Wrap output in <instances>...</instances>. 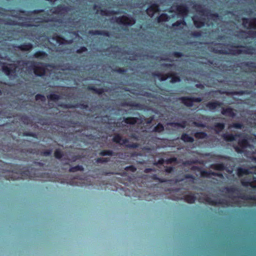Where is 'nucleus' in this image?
Instances as JSON below:
<instances>
[{"instance_id": "obj_52", "label": "nucleus", "mask_w": 256, "mask_h": 256, "mask_svg": "<svg viewBox=\"0 0 256 256\" xmlns=\"http://www.w3.org/2000/svg\"><path fill=\"white\" fill-rule=\"evenodd\" d=\"M172 170V167H168L166 169V172H167L168 173L171 172Z\"/></svg>"}, {"instance_id": "obj_58", "label": "nucleus", "mask_w": 256, "mask_h": 256, "mask_svg": "<svg viewBox=\"0 0 256 256\" xmlns=\"http://www.w3.org/2000/svg\"><path fill=\"white\" fill-rule=\"evenodd\" d=\"M239 199V198H234L233 200H232V202H234V203H235V202H238V200Z\"/></svg>"}, {"instance_id": "obj_2", "label": "nucleus", "mask_w": 256, "mask_h": 256, "mask_svg": "<svg viewBox=\"0 0 256 256\" xmlns=\"http://www.w3.org/2000/svg\"><path fill=\"white\" fill-rule=\"evenodd\" d=\"M195 10L200 12V14L204 18L203 20L204 21H198V16H194L192 18V20L194 25L197 28H200L204 25L206 20L207 18L208 20H213L216 21L219 19V16L218 14H211L210 12L208 10L204 9V8L199 4H196L194 6Z\"/></svg>"}, {"instance_id": "obj_27", "label": "nucleus", "mask_w": 256, "mask_h": 256, "mask_svg": "<svg viewBox=\"0 0 256 256\" xmlns=\"http://www.w3.org/2000/svg\"><path fill=\"white\" fill-rule=\"evenodd\" d=\"M184 200L188 203L192 204L194 202L196 198L192 195H186L184 196Z\"/></svg>"}, {"instance_id": "obj_48", "label": "nucleus", "mask_w": 256, "mask_h": 256, "mask_svg": "<svg viewBox=\"0 0 256 256\" xmlns=\"http://www.w3.org/2000/svg\"><path fill=\"white\" fill-rule=\"evenodd\" d=\"M86 50H87V49H86V48L82 47L80 48L76 52H77L78 53L80 54V53H82V52L86 51Z\"/></svg>"}, {"instance_id": "obj_35", "label": "nucleus", "mask_w": 256, "mask_h": 256, "mask_svg": "<svg viewBox=\"0 0 256 256\" xmlns=\"http://www.w3.org/2000/svg\"><path fill=\"white\" fill-rule=\"evenodd\" d=\"M164 130V128L163 126L160 124H158L154 128V131L159 132L163 131Z\"/></svg>"}, {"instance_id": "obj_3", "label": "nucleus", "mask_w": 256, "mask_h": 256, "mask_svg": "<svg viewBox=\"0 0 256 256\" xmlns=\"http://www.w3.org/2000/svg\"><path fill=\"white\" fill-rule=\"evenodd\" d=\"M12 16L18 18V20H6V19L1 18V16H4L5 15L4 14L0 13V24H6L9 25H21L24 26H36V25L32 23L30 21L21 22L23 20V17L20 16V14H14V12L12 14Z\"/></svg>"}, {"instance_id": "obj_26", "label": "nucleus", "mask_w": 256, "mask_h": 256, "mask_svg": "<svg viewBox=\"0 0 256 256\" xmlns=\"http://www.w3.org/2000/svg\"><path fill=\"white\" fill-rule=\"evenodd\" d=\"M170 18V16H168L167 14H162L158 18V22L168 21Z\"/></svg>"}, {"instance_id": "obj_57", "label": "nucleus", "mask_w": 256, "mask_h": 256, "mask_svg": "<svg viewBox=\"0 0 256 256\" xmlns=\"http://www.w3.org/2000/svg\"><path fill=\"white\" fill-rule=\"evenodd\" d=\"M152 171V168H146V169H145L144 172L146 173H148V172H150Z\"/></svg>"}, {"instance_id": "obj_9", "label": "nucleus", "mask_w": 256, "mask_h": 256, "mask_svg": "<svg viewBox=\"0 0 256 256\" xmlns=\"http://www.w3.org/2000/svg\"><path fill=\"white\" fill-rule=\"evenodd\" d=\"M69 10L68 7L64 6H58L57 8H54L50 10L48 12V15H52V14H62L64 12Z\"/></svg>"}, {"instance_id": "obj_44", "label": "nucleus", "mask_w": 256, "mask_h": 256, "mask_svg": "<svg viewBox=\"0 0 256 256\" xmlns=\"http://www.w3.org/2000/svg\"><path fill=\"white\" fill-rule=\"evenodd\" d=\"M157 76L160 78V80L162 81L165 80L168 78V76H166V75H160V74H158Z\"/></svg>"}, {"instance_id": "obj_43", "label": "nucleus", "mask_w": 256, "mask_h": 256, "mask_svg": "<svg viewBox=\"0 0 256 256\" xmlns=\"http://www.w3.org/2000/svg\"><path fill=\"white\" fill-rule=\"evenodd\" d=\"M180 81V78L178 76H174L170 80V82L174 83L176 82H178Z\"/></svg>"}, {"instance_id": "obj_25", "label": "nucleus", "mask_w": 256, "mask_h": 256, "mask_svg": "<svg viewBox=\"0 0 256 256\" xmlns=\"http://www.w3.org/2000/svg\"><path fill=\"white\" fill-rule=\"evenodd\" d=\"M181 139L184 140V142H193L194 140V138L189 136L186 134H183L181 136Z\"/></svg>"}, {"instance_id": "obj_8", "label": "nucleus", "mask_w": 256, "mask_h": 256, "mask_svg": "<svg viewBox=\"0 0 256 256\" xmlns=\"http://www.w3.org/2000/svg\"><path fill=\"white\" fill-rule=\"evenodd\" d=\"M116 22L120 24H122L125 26H132L134 24L136 21L132 17H128L126 16H124L116 18Z\"/></svg>"}, {"instance_id": "obj_19", "label": "nucleus", "mask_w": 256, "mask_h": 256, "mask_svg": "<svg viewBox=\"0 0 256 256\" xmlns=\"http://www.w3.org/2000/svg\"><path fill=\"white\" fill-rule=\"evenodd\" d=\"M210 168L215 170L221 171L224 169V166L222 164H211Z\"/></svg>"}, {"instance_id": "obj_32", "label": "nucleus", "mask_w": 256, "mask_h": 256, "mask_svg": "<svg viewBox=\"0 0 256 256\" xmlns=\"http://www.w3.org/2000/svg\"><path fill=\"white\" fill-rule=\"evenodd\" d=\"M224 128V124L222 123H218L215 126V130L216 132H220Z\"/></svg>"}, {"instance_id": "obj_56", "label": "nucleus", "mask_w": 256, "mask_h": 256, "mask_svg": "<svg viewBox=\"0 0 256 256\" xmlns=\"http://www.w3.org/2000/svg\"><path fill=\"white\" fill-rule=\"evenodd\" d=\"M174 54L176 56V57H180L182 56V54L180 53H179V52H174Z\"/></svg>"}, {"instance_id": "obj_18", "label": "nucleus", "mask_w": 256, "mask_h": 256, "mask_svg": "<svg viewBox=\"0 0 256 256\" xmlns=\"http://www.w3.org/2000/svg\"><path fill=\"white\" fill-rule=\"evenodd\" d=\"M113 140L120 144H126L128 142V140L126 138L122 139V136L119 134L116 135L113 138Z\"/></svg>"}, {"instance_id": "obj_37", "label": "nucleus", "mask_w": 256, "mask_h": 256, "mask_svg": "<svg viewBox=\"0 0 256 256\" xmlns=\"http://www.w3.org/2000/svg\"><path fill=\"white\" fill-rule=\"evenodd\" d=\"M21 120L24 124H28L30 122V120L26 116H22L21 117Z\"/></svg>"}, {"instance_id": "obj_14", "label": "nucleus", "mask_w": 256, "mask_h": 256, "mask_svg": "<svg viewBox=\"0 0 256 256\" xmlns=\"http://www.w3.org/2000/svg\"><path fill=\"white\" fill-rule=\"evenodd\" d=\"M159 10L158 6L157 4H154L149 8H147L146 12L150 17L153 16L154 14Z\"/></svg>"}, {"instance_id": "obj_59", "label": "nucleus", "mask_w": 256, "mask_h": 256, "mask_svg": "<svg viewBox=\"0 0 256 256\" xmlns=\"http://www.w3.org/2000/svg\"><path fill=\"white\" fill-rule=\"evenodd\" d=\"M196 86L197 88H204L203 85H202L201 84H196Z\"/></svg>"}, {"instance_id": "obj_34", "label": "nucleus", "mask_w": 256, "mask_h": 256, "mask_svg": "<svg viewBox=\"0 0 256 256\" xmlns=\"http://www.w3.org/2000/svg\"><path fill=\"white\" fill-rule=\"evenodd\" d=\"M113 154H114V152L112 151L108 150H104V151L101 152L100 153V154L101 156H106V155L112 156Z\"/></svg>"}, {"instance_id": "obj_53", "label": "nucleus", "mask_w": 256, "mask_h": 256, "mask_svg": "<svg viewBox=\"0 0 256 256\" xmlns=\"http://www.w3.org/2000/svg\"><path fill=\"white\" fill-rule=\"evenodd\" d=\"M241 124H234V127L238 128H241Z\"/></svg>"}, {"instance_id": "obj_12", "label": "nucleus", "mask_w": 256, "mask_h": 256, "mask_svg": "<svg viewBox=\"0 0 256 256\" xmlns=\"http://www.w3.org/2000/svg\"><path fill=\"white\" fill-rule=\"evenodd\" d=\"M256 174V166L250 168H239L238 170V174L240 176L244 174Z\"/></svg>"}, {"instance_id": "obj_64", "label": "nucleus", "mask_w": 256, "mask_h": 256, "mask_svg": "<svg viewBox=\"0 0 256 256\" xmlns=\"http://www.w3.org/2000/svg\"><path fill=\"white\" fill-rule=\"evenodd\" d=\"M118 72H124V70H122V69L120 68V69H118Z\"/></svg>"}, {"instance_id": "obj_28", "label": "nucleus", "mask_w": 256, "mask_h": 256, "mask_svg": "<svg viewBox=\"0 0 256 256\" xmlns=\"http://www.w3.org/2000/svg\"><path fill=\"white\" fill-rule=\"evenodd\" d=\"M238 144L242 148H246L248 146L247 140L244 138L241 140H239Z\"/></svg>"}, {"instance_id": "obj_20", "label": "nucleus", "mask_w": 256, "mask_h": 256, "mask_svg": "<svg viewBox=\"0 0 256 256\" xmlns=\"http://www.w3.org/2000/svg\"><path fill=\"white\" fill-rule=\"evenodd\" d=\"M182 102L187 106H193L192 100V98L182 97L180 98Z\"/></svg>"}, {"instance_id": "obj_36", "label": "nucleus", "mask_w": 256, "mask_h": 256, "mask_svg": "<svg viewBox=\"0 0 256 256\" xmlns=\"http://www.w3.org/2000/svg\"><path fill=\"white\" fill-rule=\"evenodd\" d=\"M48 98L52 100H56L60 98V96L56 94H51L48 96Z\"/></svg>"}, {"instance_id": "obj_51", "label": "nucleus", "mask_w": 256, "mask_h": 256, "mask_svg": "<svg viewBox=\"0 0 256 256\" xmlns=\"http://www.w3.org/2000/svg\"><path fill=\"white\" fill-rule=\"evenodd\" d=\"M52 153V150H47L44 152V155L45 156H48Z\"/></svg>"}, {"instance_id": "obj_15", "label": "nucleus", "mask_w": 256, "mask_h": 256, "mask_svg": "<svg viewBox=\"0 0 256 256\" xmlns=\"http://www.w3.org/2000/svg\"><path fill=\"white\" fill-rule=\"evenodd\" d=\"M114 50L116 52V58H118L120 59V57H123L122 58H128L130 60H133L132 58H131L130 56H128V54H124L122 52L120 51L119 50V48H113Z\"/></svg>"}, {"instance_id": "obj_13", "label": "nucleus", "mask_w": 256, "mask_h": 256, "mask_svg": "<svg viewBox=\"0 0 256 256\" xmlns=\"http://www.w3.org/2000/svg\"><path fill=\"white\" fill-rule=\"evenodd\" d=\"M221 112L223 115L232 118H234L236 116V114L234 112V110L230 108H222Z\"/></svg>"}, {"instance_id": "obj_23", "label": "nucleus", "mask_w": 256, "mask_h": 256, "mask_svg": "<svg viewBox=\"0 0 256 256\" xmlns=\"http://www.w3.org/2000/svg\"><path fill=\"white\" fill-rule=\"evenodd\" d=\"M96 13L98 14L99 10H97V12H96ZM100 14L102 16H110V15H112V14H115V12L114 11H110V10H100Z\"/></svg>"}, {"instance_id": "obj_29", "label": "nucleus", "mask_w": 256, "mask_h": 256, "mask_svg": "<svg viewBox=\"0 0 256 256\" xmlns=\"http://www.w3.org/2000/svg\"><path fill=\"white\" fill-rule=\"evenodd\" d=\"M32 45L30 44L21 45L18 46V48L22 50H29L32 48Z\"/></svg>"}, {"instance_id": "obj_49", "label": "nucleus", "mask_w": 256, "mask_h": 256, "mask_svg": "<svg viewBox=\"0 0 256 256\" xmlns=\"http://www.w3.org/2000/svg\"><path fill=\"white\" fill-rule=\"evenodd\" d=\"M125 170H130L133 172L136 170V168L132 166H127L125 168Z\"/></svg>"}, {"instance_id": "obj_4", "label": "nucleus", "mask_w": 256, "mask_h": 256, "mask_svg": "<svg viewBox=\"0 0 256 256\" xmlns=\"http://www.w3.org/2000/svg\"><path fill=\"white\" fill-rule=\"evenodd\" d=\"M29 66L32 68L36 76H42L45 74V67L42 63L32 62Z\"/></svg>"}, {"instance_id": "obj_55", "label": "nucleus", "mask_w": 256, "mask_h": 256, "mask_svg": "<svg viewBox=\"0 0 256 256\" xmlns=\"http://www.w3.org/2000/svg\"><path fill=\"white\" fill-rule=\"evenodd\" d=\"M164 162H166V160H160L158 161V163L160 164H164Z\"/></svg>"}, {"instance_id": "obj_42", "label": "nucleus", "mask_w": 256, "mask_h": 256, "mask_svg": "<svg viewBox=\"0 0 256 256\" xmlns=\"http://www.w3.org/2000/svg\"><path fill=\"white\" fill-rule=\"evenodd\" d=\"M36 100H40L42 101H44L46 98L45 97L40 94H37L36 96Z\"/></svg>"}, {"instance_id": "obj_38", "label": "nucleus", "mask_w": 256, "mask_h": 256, "mask_svg": "<svg viewBox=\"0 0 256 256\" xmlns=\"http://www.w3.org/2000/svg\"><path fill=\"white\" fill-rule=\"evenodd\" d=\"M110 161L109 158H98L96 160L98 163H105Z\"/></svg>"}, {"instance_id": "obj_47", "label": "nucleus", "mask_w": 256, "mask_h": 256, "mask_svg": "<svg viewBox=\"0 0 256 256\" xmlns=\"http://www.w3.org/2000/svg\"><path fill=\"white\" fill-rule=\"evenodd\" d=\"M42 20L45 21V22H48V21H52L54 20V18H48L46 16H44L43 18H41Z\"/></svg>"}, {"instance_id": "obj_6", "label": "nucleus", "mask_w": 256, "mask_h": 256, "mask_svg": "<svg viewBox=\"0 0 256 256\" xmlns=\"http://www.w3.org/2000/svg\"><path fill=\"white\" fill-rule=\"evenodd\" d=\"M18 68L14 64H6L2 66L3 72L8 76H12L17 70Z\"/></svg>"}, {"instance_id": "obj_61", "label": "nucleus", "mask_w": 256, "mask_h": 256, "mask_svg": "<svg viewBox=\"0 0 256 256\" xmlns=\"http://www.w3.org/2000/svg\"><path fill=\"white\" fill-rule=\"evenodd\" d=\"M235 149H236V152H242V150H239V148H235Z\"/></svg>"}, {"instance_id": "obj_11", "label": "nucleus", "mask_w": 256, "mask_h": 256, "mask_svg": "<svg viewBox=\"0 0 256 256\" xmlns=\"http://www.w3.org/2000/svg\"><path fill=\"white\" fill-rule=\"evenodd\" d=\"M242 24L244 28H256V18H243Z\"/></svg>"}, {"instance_id": "obj_33", "label": "nucleus", "mask_w": 256, "mask_h": 256, "mask_svg": "<svg viewBox=\"0 0 256 256\" xmlns=\"http://www.w3.org/2000/svg\"><path fill=\"white\" fill-rule=\"evenodd\" d=\"M194 136L198 138H204L206 136V134L204 132H196Z\"/></svg>"}, {"instance_id": "obj_39", "label": "nucleus", "mask_w": 256, "mask_h": 256, "mask_svg": "<svg viewBox=\"0 0 256 256\" xmlns=\"http://www.w3.org/2000/svg\"><path fill=\"white\" fill-rule=\"evenodd\" d=\"M62 154L60 150H56L54 152V156L57 158H60L62 156Z\"/></svg>"}, {"instance_id": "obj_22", "label": "nucleus", "mask_w": 256, "mask_h": 256, "mask_svg": "<svg viewBox=\"0 0 256 256\" xmlns=\"http://www.w3.org/2000/svg\"><path fill=\"white\" fill-rule=\"evenodd\" d=\"M220 106V103L218 102H210L206 104V107L210 110H214L216 108Z\"/></svg>"}, {"instance_id": "obj_41", "label": "nucleus", "mask_w": 256, "mask_h": 256, "mask_svg": "<svg viewBox=\"0 0 256 256\" xmlns=\"http://www.w3.org/2000/svg\"><path fill=\"white\" fill-rule=\"evenodd\" d=\"M181 24H186V23H185V22L184 21L178 20L176 22L172 24V26L173 27L179 26Z\"/></svg>"}, {"instance_id": "obj_24", "label": "nucleus", "mask_w": 256, "mask_h": 256, "mask_svg": "<svg viewBox=\"0 0 256 256\" xmlns=\"http://www.w3.org/2000/svg\"><path fill=\"white\" fill-rule=\"evenodd\" d=\"M88 34H92V35H104L106 36H108V32H102L100 30H90L88 32Z\"/></svg>"}, {"instance_id": "obj_31", "label": "nucleus", "mask_w": 256, "mask_h": 256, "mask_svg": "<svg viewBox=\"0 0 256 256\" xmlns=\"http://www.w3.org/2000/svg\"><path fill=\"white\" fill-rule=\"evenodd\" d=\"M83 170L84 168L82 166H77L70 168L69 171L70 172H75L76 171H82Z\"/></svg>"}, {"instance_id": "obj_1", "label": "nucleus", "mask_w": 256, "mask_h": 256, "mask_svg": "<svg viewBox=\"0 0 256 256\" xmlns=\"http://www.w3.org/2000/svg\"><path fill=\"white\" fill-rule=\"evenodd\" d=\"M210 48V51L220 54H252L254 51V49L251 48L235 46L220 44L212 46Z\"/></svg>"}, {"instance_id": "obj_60", "label": "nucleus", "mask_w": 256, "mask_h": 256, "mask_svg": "<svg viewBox=\"0 0 256 256\" xmlns=\"http://www.w3.org/2000/svg\"><path fill=\"white\" fill-rule=\"evenodd\" d=\"M250 66L254 67V68H256V64L250 63Z\"/></svg>"}, {"instance_id": "obj_7", "label": "nucleus", "mask_w": 256, "mask_h": 256, "mask_svg": "<svg viewBox=\"0 0 256 256\" xmlns=\"http://www.w3.org/2000/svg\"><path fill=\"white\" fill-rule=\"evenodd\" d=\"M49 42L54 45L57 44L60 45L71 44L72 42V40H66L60 36L56 35L50 38Z\"/></svg>"}, {"instance_id": "obj_21", "label": "nucleus", "mask_w": 256, "mask_h": 256, "mask_svg": "<svg viewBox=\"0 0 256 256\" xmlns=\"http://www.w3.org/2000/svg\"><path fill=\"white\" fill-rule=\"evenodd\" d=\"M138 120V118H124L122 122H124L126 124H134L137 122Z\"/></svg>"}, {"instance_id": "obj_63", "label": "nucleus", "mask_w": 256, "mask_h": 256, "mask_svg": "<svg viewBox=\"0 0 256 256\" xmlns=\"http://www.w3.org/2000/svg\"><path fill=\"white\" fill-rule=\"evenodd\" d=\"M135 106H136L138 108H140V106L138 105V104H136V105H135Z\"/></svg>"}, {"instance_id": "obj_10", "label": "nucleus", "mask_w": 256, "mask_h": 256, "mask_svg": "<svg viewBox=\"0 0 256 256\" xmlns=\"http://www.w3.org/2000/svg\"><path fill=\"white\" fill-rule=\"evenodd\" d=\"M242 184L244 186H250L252 188H256V176H248L246 178L242 180Z\"/></svg>"}, {"instance_id": "obj_50", "label": "nucleus", "mask_w": 256, "mask_h": 256, "mask_svg": "<svg viewBox=\"0 0 256 256\" xmlns=\"http://www.w3.org/2000/svg\"><path fill=\"white\" fill-rule=\"evenodd\" d=\"M193 102H200L202 100V99L200 98H192Z\"/></svg>"}, {"instance_id": "obj_16", "label": "nucleus", "mask_w": 256, "mask_h": 256, "mask_svg": "<svg viewBox=\"0 0 256 256\" xmlns=\"http://www.w3.org/2000/svg\"><path fill=\"white\" fill-rule=\"evenodd\" d=\"M201 176L204 177L210 178L211 176H218L220 178L222 177V175L221 174H218L212 171H202L200 172Z\"/></svg>"}, {"instance_id": "obj_54", "label": "nucleus", "mask_w": 256, "mask_h": 256, "mask_svg": "<svg viewBox=\"0 0 256 256\" xmlns=\"http://www.w3.org/2000/svg\"><path fill=\"white\" fill-rule=\"evenodd\" d=\"M194 124L195 126H202V127L204 126V125L203 124H200V123H198L196 122H194Z\"/></svg>"}, {"instance_id": "obj_30", "label": "nucleus", "mask_w": 256, "mask_h": 256, "mask_svg": "<svg viewBox=\"0 0 256 256\" xmlns=\"http://www.w3.org/2000/svg\"><path fill=\"white\" fill-rule=\"evenodd\" d=\"M224 139L227 141H232L236 139V136L232 134H224Z\"/></svg>"}, {"instance_id": "obj_62", "label": "nucleus", "mask_w": 256, "mask_h": 256, "mask_svg": "<svg viewBox=\"0 0 256 256\" xmlns=\"http://www.w3.org/2000/svg\"><path fill=\"white\" fill-rule=\"evenodd\" d=\"M194 36H200V34L198 32H196L194 34Z\"/></svg>"}, {"instance_id": "obj_17", "label": "nucleus", "mask_w": 256, "mask_h": 256, "mask_svg": "<svg viewBox=\"0 0 256 256\" xmlns=\"http://www.w3.org/2000/svg\"><path fill=\"white\" fill-rule=\"evenodd\" d=\"M168 125L171 126L174 129H178L180 128H184L186 126V122L183 121L180 123L178 122H170L168 124Z\"/></svg>"}, {"instance_id": "obj_46", "label": "nucleus", "mask_w": 256, "mask_h": 256, "mask_svg": "<svg viewBox=\"0 0 256 256\" xmlns=\"http://www.w3.org/2000/svg\"><path fill=\"white\" fill-rule=\"evenodd\" d=\"M176 158H169V159H168L166 160V164H171L173 162H176Z\"/></svg>"}, {"instance_id": "obj_45", "label": "nucleus", "mask_w": 256, "mask_h": 256, "mask_svg": "<svg viewBox=\"0 0 256 256\" xmlns=\"http://www.w3.org/2000/svg\"><path fill=\"white\" fill-rule=\"evenodd\" d=\"M206 202H208V204H212V205L216 204V202H214V200H212V198H209V197H207L206 198Z\"/></svg>"}, {"instance_id": "obj_5", "label": "nucleus", "mask_w": 256, "mask_h": 256, "mask_svg": "<svg viewBox=\"0 0 256 256\" xmlns=\"http://www.w3.org/2000/svg\"><path fill=\"white\" fill-rule=\"evenodd\" d=\"M170 12H175L178 17L180 15L184 17L187 15L188 10L184 5H180L171 7Z\"/></svg>"}, {"instance_id": "obj_40", "label": "nucleus", "mask_w": 256, "mask_h": 256, "mask_svg": "<svg viewBox=\"0 0 256 256\" xmlns=\"http://www.w3.org/2000/svg\"><path fill=\"white\" fill-rule=\"evenodd\" d=\"M46 56V54L44 52H37L34 54V56L36 58H44Z\"/></svg>"}]
</instances>
